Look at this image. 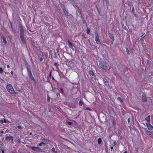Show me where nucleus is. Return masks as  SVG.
<instances>
[{"label":"nucleus","instance_id":"f257e3e1","mask_svg":"<svg viewBox=\"0 0 153 153\" xmlns=\"http://www.w3.org/2000/svg\"><path fill=\"white\" fill-rule=\"evenodd\" d=\"M99 65L100 68L106 71L109 70V65L105 61L101 60L99 61Z\"/></svg>","mask_w":153,"mask_h":153},{"label":"nucleus","instance_id":"f03ea898","mask_svg":"<svg viewBox=\"0 0 153 153\" xmlns=\"http://www.w3.org/2000/svg\"><path fill=\"white\" fill-rule=\"evenodd\" d=\"M27 71L28 75L29 76L31 79L33 81L35 84H36V80L33 76L31 70L28 67L27 68Z\"/></svg>","mask_w":153,"mask_h":153},{"label":"nucleus","instance_id":"7ed1b4c3","mask_svg":"<svg viewBox=\"0 0 153 153\" xmlns=\"http://www.w3.org/2000/svg\"><path fill=\"white\" fill-rule=\"evenodd\" d=\"M7 91L11 94H14L15 92L14 90L10 84L7 85L6 87Z\"/></svg>","mask_w":153,"mask_h":153},{"label":"nucleus","instance_id":"20e7f679","mask_svg":"<svg viewBox=\"0 0 153 153\" xmlns=\"http://www.w3.org/2000/svg\"><path fill=\"white\" fill-rule=\"evenodd\" d=\"M95 39L96 42L97 44L100 43V41L99 37L98 32L97 31L95 32Z\"/></svg>","mask_w":153,"mask_h":153},{"label":"nucleus","instance_id":"39448f33","mask_svg":"<svg viewBox=\"0 0 153 153\" xmlns=\"http://www.w3.org/2000/svg\"><path fill=\"white\" fill-rule=\"evenodd\" d=\"M30 149L33 151L37 152H39L41 150V148L39 147L32 146L30 148Z\"/></svg>","mask_w":153,"mask_h":153},{"label":"nucleus","instance_id":"423d86ee","mask_svg":"<svg viewBox=\"0 0 153 153\" xmlns=\"http://www.w3.org/2000/svg\"><path fill=\"white\" fill-rule=\"evenodd\" d=\"M102 79L103 82L105 84V85L106 86L108 87L109 86V83L107 79L106 78H103Z\"/></svg>","mask_w":153,"mask_h":153},{"label":"nucleus","instance_id":"0eeeda50","mask_svg":"<svg viewBox=\"0 0 153 153\" xmlns=\"http://www.w3.org/2000/svg\"><path fill=\"white\" fill-rule=\"evenodd\" d=\"M146 124L149 130H152L153 129V126L151 124L149 123H146Z\"/></svg>","mask_w":153,"mask_h":153},{"label":"nucleus","instance_id":"6e6552de","mask_svg":"<svg viewBox=\"0 0 153 153\" xmlns=\"http://www.w3.org/2000/svg\"><path fill=\"white\" fill-rule=\"evenodd\" d=\"M89 73L90 74V76L92 78L95 77V75H94V73L93 71L90 70L89 71Z\"/></svg>","mask_w":153,"mask_h":153},{"label":"nucleus","instance_id":"1a4fd4ad","mask_svg":"<svg viewBox=\"0 0 153 153\" xmlns=\"http://www.w3.org/2000/svg\"><path fill=\"white\" fill-rule=\"evenodd\" d=\"M13 137L12 136H10V135H9V136L6 137L5 139L6 140H11L12 142H13Z\"/></svg>","mask_w":153,"mask_h":153},{"label":"nucleus","instance_id":"9d476101","mask_svg":"<svg viewBox=\"0 0 153 153\" xmlns=\"http://www.w3.org/2000/svg\"><path fill=\"white\" fill-rule=\"evenodd\" d=\"M145 133L148 135H151L152 134V132L149 131L147 130V129L145 130Z\"/></svg>","mask_w":153,"mask_h":153},{"label":"nucleus","instance_id":"9b49d317","mask_svg":"<svg viewBox=\"0 0 153 153\" xmlns=\"http://www.w3.org/2000/svg\"><path fill=\"white\" fill-rule=\"evenodd\" d=\"M1 38L3 39V43L4 45H6L7 43L6 37L4 36H2Z\"/></svg>","mask_w":153,"mask_h":153},{"label":"nucleus","instance_id":"f8f14e48","mask_svg":"<svg viewBox=\"0 0 153 153\" xmlns=\"http://www.w3.org/2000/svg\"><path fill=\"white\" fill-rule=\"evenodd\" d=\"M21 39L23 45H26V42L24 37H20Z\"/></svg>","mask_w":153,"mask_h":153},{"label":"nucleus","instance_id":"ddd939ff","mask_svg":"<svg viewBox=\"0 0 153 153\" xmlns=\"http://www.w3.org/2000/svg\"><path fill=\"white\" fill-rule=\"evenodd\" d=\"M68 43L69 45V48H71L74 46V45L72 44V43L71 42H70V41L69 39L68 40Z\"/></svg>","mask_w":153,"mask_h":153},{"label":"nucleus","instance_id":"4468645a","mask_svg":"<svg viewBox=\"0 0 153 153\" xmlns=\"http://www.w3.org/2000/svg\"><path fill=\"white\" fill-rule=\"evenodd\" d=\"M150 115H149L145 119V120L148 123H149L150 122Z\"/></svg>","mask_w":153,"mask_h":153},{"label":"nucleus","instance_id":"2eb2a0df","mask_svg":"<svg viewBox=\"0 0 153 153\" xmlns=\"http://www.w3.org/2000/svg\"><path fill=\"white\" fill-rule=\"evenodd\" d=\"M42 143H44L43 144L45 145L48 142V140L45 138H43L42 140Z\"/></svg>","mask_w":153,"mask_h":153},{"label":"nucleus","instance_id":"dca6fc26","mask_svg":"<svg viewBox=\"0 0 153 153\" xmlns=\"http://www.w3.org/2000/svg\"><path fill=\"white\" fill-rule=\"evenodd\" d=\"M10 27H11L12 29V30L13 32L15 33H16V30L15 28V27L13 26L12 24H11Z\"/></svg>","mask_w":153,"mask_h":153},{"label":"nucleus","instance_id":"f3484780","mask_svg":"<svg viewBox=\"0 0 153 153\" xmlns=\"http://www.w3.org/2000/svg\"><path fill=\"white\" fill-rule=\"evenodd\" d=\"M63 12H64V14L66 16L68 15V11L66 10L65 7H64L63 8H62Z\"/></svg>","mask_w":153,"mask_h":153},{"label":"nucleus","instance_id":"a211bd4d","mask_svg":"<svg viewBox=\"0 0 153 153\" xmlns=\"http://www.w3.org/2000/svg\"><path fill=\"white\" fill-rule=\"evenodd\" d=\"M19 28H20V31L21 32H24V30L22 27V25H20L19 27Z\"/></svg>","mask_w":153,"mask_h":153},{"label":"nucleus","instance_id":"6ab92c4d","mask_svg":"<svg viewBox=\"0 0 153 153\" xmlns=\"http://www.w3.org/2000/svg\"><path fill=\"white\" fill-rule=\"evenodd\" d=\"M109 37L113 41H114V36L111 34H110Z\"/></svg>","mask_w":153,"mask_h":153},{"label":"nucleus","instance_id":"aec40b11","mask_svg":"<svg viewBox=\"0 0 153 153\" xmlns=\"http://www.w3.org/2000/svg\"><path fill=\"white\" fill-rule=\"evenodd\" d=\"M142 100L143 102H146L147 100L146 96H142Z\"/></svg>","mask_w":153,"mask_h":153},{"label":"nucleus","instance_id":"412c9836","mask_svg":"<svg viewBox=\"0 0 153 153\" xmlns=\"http://www.w3.org/2000/svg\"><path fill=\"white\" fill-rule=\"evenodd\" d=\"M59 92L61 93L62 94V95H63L64 90L62 88H61L60 89V90L59 91Z\"/></svg>","mask_w":153,"mask_h":153},{"label":"nucleus","instance_id":"4be33fe9","mask_svg":"<svg viewBox=\"0 0 153 153\" xmlns=\"http://www.w3.org/2000/svg\"><path fill=\"white\" fill-rule=\"evenodd\" d=\"M79 104L80 106H82L83 104V102L82 100H80L79 102Z\"/></svg>","mask_w":153,"mask_h":153},{"label":"nucleus","instance_id":"5701e85b","mask_svg":"<svg viewBox=\"0 0 153 153\" xmlns=\"http://www.w3.org/2000/svg\"><path fill=\"white\" fill-rule=\"evenodd\" d=\"M126 51L127 52V54L129 55H130V53L129 52V51L128 49V48H126Z\"/></svg>","mask_w":153,"mask_h":153},{"label":"nucleus","instance_id":"b1692460","mask_svg":"<svg viewBox=\"0 0 153 153\" xmlns=\"http://www.w3.org/2000/svg\"><path fill=\"white\" fill-rule=\"evenodd\" d=\"M102 142V140L100 138H99L98 139V143L99 144H100Z\"/></svg>","mask_w":153,"mask_h":153},{"label":"nucleus","instance_id":"393cba45","mask_svg":"<svg viewBox=\"0 0 153 153\" xmlns=\"http://www.w3.org/2000/svg\"><path fill=\"white\" fill-rule=\"evenodd\" d=\"M24 32L20 33V37H24Z\"/></svg>","mask_w":153,"mask_h":153},{"label":"nucleus","instance_id":"a878e982","mask_svg":"<svg viewBox=\"0 0 153 153\" xmlns=\"http://www.w3.org/2000/svg\"><path fill=\"white\" fill-rule=\"evenodd\" d=\"M3 119L4 120V121H3L2 120H1L0 121L1 123H3V122H4V123H6L7 122L6 121V119Z\"/></svg>","mask_w":153,"mask_h":153},{"label":"nucleus","instance_id":"bb28decb","mask_svg":"<svg viewBox=\"0 0 153 153\" xmlns=\"http://www.w3.org/2000/svg\"><path fill=\"white\" fill-rule=\"evenodd\" d=\"M17 127L18 128L21 129H23V127L21 126H17Z\"/></svg>","mask_w":153,"mask_h":153},{"label":"nucleus","instance_id":"cd10ccee","mask_svg":"<svg viewBox=\"0 0 153 153\" xmlns=\"http://www.w3.org/2000/svg\"><path fill=\"white\" fill-rule=\"evenodd\" d=\"M39 59L40 62H42L43 60V58L42 57H39Z\"/></svg>","mask_w":153,"mask_h":153},{"label":"nucleus","instance_id":"c85d7f7f","mask_svg":"<svg viewBox=\"0 0 153 153\" xmlns=\"http://www.w3.org/2000/svg\"><path fill=\"white\" fill-rule=\"evenodd\" d=\"M3 72V69L1 67H0V73L1 74Z\"/></svg>","mask_w":153,"mask_h":153},{"label":"nucleus","instance_id":"c756f323","mask_svg":"<svg viewBox=\"0 0 153 153\" xmlns=\"http://www.w3.org/2000/svg\"><path fill=\"white\" fill-rule=\"evenodd\" d=\"M52 151L54 153H56L57 152L55 151V149L54 147H53L51 149Z\"/></svg>","mask_w":153,"mask_h":153},{"label":"nucleus","instance_id":"7c9ffc66","mask_svg":"<svg viewBox=\"0 0 153 153\" xmlns=\"http://www.w3.org/2000/svg\"><path fill=\"white\" fill-rule=\"evenodd\" d=\"M112 124L114 126L116 125V122L114 120L112 122Z\"/></svg>","mask_w":153,"mask_h":153},{"label":"nucleus","instance_id":"2f4dec72","mask_svg":"<svg viewBox=\"0 0 153 153\" xmlns=\"http://www.w3.org/2000/svg\"><path fill=\"white\" fill-rule=\"evenodd\" d=\"M85 110H89V111H92V110L91 109V108H88V107H87L85 108Z\"/></svg>","mask_w":153,"mask_h":153},{"label":"nucleus","instance_id":"473e14b6","mask_svg":"<svg viewBox=\"0 0 153 153\" xmlns=\"http://www.w3.org/2000/svg\"><path fill=\"white\" fill-rule=\"evenodd\" d=\"M48 97H47V101H48V102H50V97H49V96H47Z\"/></svg>","mask_w":153,"mask_h":153},{"label":"nucleus","instance_id":"72a5a7b5","mask_svg":"<svg viewBox=\"0 0 153 153\" xmlns=\"http://www.w3.org/2000/svg\"><path fill=\"white\" fill-rule=\"evenodd\" d=\"M146 62L147 64L148 65H150V61H149V60L147 59L146 61Z\"/></svg>","mask_w":153,"mask_h":153},{"label":"nucleus","instance_id":"f704fd0d","mask_svg":"<svg viewBox=\"0 0 153 153\" xmlns=\"http://www.w3.org/2000/svg\"><path fill=\"white\" fill-rule=\"evenodd\" d=\"M90 32V30L88 28L87 30V33H89Z\"/></svg>","mask_w":153,"mask_h":153},{"label":"nucleus","instance_id":"c9c22d12","mask_svg":"<svg viewBox=\"0 0 153 153\" xmlns=\"http://www.w3.org/2000/svg\"><path fill=\"white\" fill-rule=\"evenodd\" d=\"M0 81L2 83H3L5 82L1 78L0 79Z\"/></svg>","mask_w":153,"mask_h":153},{"label":"nucleus","instance_id":"e433bc0d","mask_svg":"<svg viewBox=\"0 0 153 153\" xmlns=\"http://www.w3.org/2000/svg\"><path fill=\"white\" fill-rule=\"evenodd\" d=\"M145 36H144L143 34L141 36V39H143Z\"/></svg>","mask_w":153,"mask_h":153},{"label":"nucleus","instance_id":"4c0bfd02","mask_svg":"<svg viewBox=\"0 0 153 153\" xmlns=\"http://www.w3.org/2000/svg\"><path fill=\"white\" fill-rule=\"evenodd\" d=\"M132 12L133 13H134L135 11L134 8L133 6H132Z\"/></svg>","mask_w":153,"mask_h":153},{"label":"nucleus","instance_id":"58836bf2","mask_svg":"<svg viewBox=\"0 0 153 153\" xmlns=\"http://www.w3.org/2000/svg\"><path fill=\"white\" fill-rule=\"evenodd\" d=\"M117 99H119V100H120V101L121 102H123V101H122V100L123 99H121L120 97H119L118 98H117Z\"/></svg>","mask_w":153,"mask_h":153},{"label":"nucleus","instance_id":"ea45409f","mask_svg":"<svg viewBox=\"0 0 153 153\" xmlns=\"http://www.w3.org/2000/svg\"><path fill=\"white\" fill-rule=\"evenodd\" d=\"M40 143L39 144V146H42V144H43V143Z\"/></svg>","mask_w":153,"mask_h":153},{"label":"nucleus","instance_id":"a19ab883","mask_svg":"<svg viewBox=\"0 0 153 153\" xmlns=\"http://www.w3.org/2000/svg\"><path fill=\"white\" fill-rule=\"evenodd\" d=\"M117 143L116 142V141H114V143H113V144L115 146V145H116L117 144Z\"/></svg>","mask_w":153,"mask_h":153},{"label":"nucleus","instance_id":"79ce46f5","mask_svg":"<svg viewBox=\"0 0 153 153\" xmlns=\"http://www.w3.org/2000/svg\"><path fill=\"white\" fill-rule=\"evenodd\" d=\"M68 124L69 125H71V124H72V123L71 122H68Z\"/></svg>","mask_w":153,"mask_h":153},{"label":"nucleus","instance_id":"37998d69","mask_svg":"<svg viewBox=\"0 0 153 153\" xmlns=\"http://www.w3.org/2000/svg\"><path fill=\"white\" fill-rule=\"evenodd\" d=\"M51 72H50V73H49V77L50 78H51Z\"/></svg>","mask_w":153,"mask_h":153},{"label":"nucleus","instance_id":"c03bdc74","mask_svg":"<svg viewBox=\"0 0 153 153\" xmlns=\"http://www.w3.org/2000/svg\"><path fill=\"white\" fill-rule=\"evenodd\" d=\"M1 151L2 152V153H4V149H1Z\"/></svg>","mask_w":153,"mask_h":153},{"label":"nucleus","instance_id":"a18cd8bd","mask_svg":"<svg viewBox=\"0 0 153 153\" xmlns=\"http://www.w3.org/2000/svg\"><path fill=\"white\" fill-rule=\"evenodd\" d=\"M7 68H10V66H9V65H7Z\"/></svg>","mask_w":153,"mask_h":153},{"label":"nucleus","instance_id":"49530a36","mask_svg":"<svg viewBox=\"0 0 153 153\" xmlns=\"http://www.w3.org/2000/svg\"><path fill=\"white\" fill-rule=\"evenodd\" d=\"M130 118H129L128 119V123H129L130 122Z\"/></svg>","mask_w":153,"mask_h":153},{"label":"nucleus","instance_id":"de8ad7c7","mask_svg":"<svg viewBox=\"0 0 153 153\" xmlns=\"http://www.w3.org/2000/svg\"><path fill=\"white\" fill-rule=\"evenodd\" d=\"M10 73L12 75H13V71H12L10 72Z\"/></svg>","mask_w":153,"mask_h":153},{"label":"nucleus","instance_id":"09e8293b","mask_svg":"<svg viewBox=\"0 0 153 153\" xmlns=\"http://www.w3.org/2000/svg\"><path fill=\"white\" fill-rule=\"evenodd\" d=\"M57 65V63L56 62L55 63H54V65L55 66H56Z\"/></svg>","mask_w":153,"mask_h":153},{"label":"nucleus","instance_id":"8fccbe9b","mask_svg":"<svg viewBox=\"0 0 153 153\" xmlns=\"http://www.w3.org/2000/svg\"><path fill=\"white\" fill-rule=\"evenodd\" d=\"M111 149L112 150L113 149V147L112 146H111Z\"/></svg>","mask_w":153,"mask_h":153},{"label":"nucleus","instance_id":"3c124183","mask_svg":"<svg viewBox=\"0 0 153 153\" xmlns=\"http://www.w3.org/2000/svg\"><path fill=\"white\" fill-rule=\"evenodd\" d=\"M52 79H53V80H55V79H54V77H53V76H52Z\"/></svg>","mask_w":153,"mask_h":153},{"label":"nucleus","instance_id":"603ef678","mask_svg":"<svg viewBox=\"0 0 153 153\" xmlns=\"http://www.w3.org/2000/svg\"><path fill=\"white\" fill-rule=\"evenodd\" d=\"M141 42H143V39H141Z\"/></svg>","mask_w":153,"mask_h":153},{"label":"nucleus","instance_id":"864d4df0","mask_svg":"<svg viewBox=\"0 0 153 153\" xmlns=\"http://www.w3.org/2000/svg\"><path fill=\"white\" fill-rule=\"evenodd\" d=\"M127 153V151H126L124 152L123 153Z\"/></svg>","mask_w":153,"mask_h":153},{"label":"nucleus","instance_id":"5fc2aeb1","mask_svg":"<svg viewBox=\"0 0 153 153\" xmlns=\"http://www.w3.org/2000/svg\"><path fill=\"white\" fill-rule=\"evenodd\" d=\"M59 108H60L59 107L57 108H58V109H59Z\"/></svg>","mask_w":153,"mask_h":153},{"label":"nucleus","instance_id":"6e6d98bb","mask_svg":"<svg viewBox=\"0 0 153 153\" xmlns=\"http://www.w3.org/2000/svg\"><path fill=\"white\" fill-rule=\"evenodd\" d=\"M50 110H51V109H49V111H50Z\"/></svg>","mask_w":153,"mask_h":153},{"label":"nucleus","instance_id":"4d7b16f0","mask_svg":"<svg viewBox=\"0 0 153 153\" xmlns=\"http://www.w3.org/2000/svg\"><path fill=\"white\" fill-rule=\"evenodd\" d=\"M77 1H79V0H77Z\"/></svg>","mask_w":153,"mask_h":153}]
</instances>
